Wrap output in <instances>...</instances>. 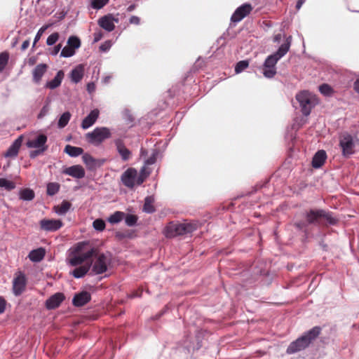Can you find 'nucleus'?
<instances>
[{
	"mask_svg": "<svg viewBox=\"0 0 359 359\" xmlns=\"http://www.w3.org/2000/svg\"><path fill=\"white\" fill-rule=\"evenodd\" d=\"M327 158L326 153L323 150L318 151L313 156L312 160V165L315 168L321 167Z\"/></svg>",
	"mask_w": 359,
	"mask_h": 359,
	"instance_id": "nucleus-21",
	"label": "nucleus"
},
{
	"mask_svg": "<svg viewBox=\"0 0 359 359\" xmlns=\"http://www.w3.org/2000/svg\"><path fill=\"white\" fill-rule=\"evenodd\" d=\"M290 45V42L287 41L286 43H284L280 46L278 51L276 53H274V55L280 59L284 55H285L287 52L289 50Z\"/></svg>",
	"mask_w": 359,
	"mask_h": 359,
	"instance_id": "nucleus-34",
	"label": "nucleus"
},
{
	"mask_svg": "<svg viewBox=\"0 0 359 359\" xmlns=\"http://www.w3.org/2000/svg\"><path fill=\"white\" fill-rule=\"evenodd\" d=\"M86 244L84 243H79L76 248V255L72 257L69 263L72 266H77L82 264L84 261L93 256L95 253L94 249L83 250Z\"/></svg>",
	"mask_w": 359,
	"mask_h": 359,
	"instance_id": "nucleus-5",
	"label": "nucleus"
},
{
	"mask_svg": "<svg viewBox=\"0 0 359 359\" xmlns=\"http://www.w3.org/2000/svg\"><path fill=\"white\" fill-rule=\"evenodd\" d=\"M82 158L84 163L90 169L95 168L97 165V161L88 154H83Z\"/></svg>",
	"mask_w": 359,
	"mask_h": 359,
	"instance_id": "nucleus-30",
	"label": "nucleus"
},
{
	"mask_svg": "<svg viewBox=\"0 0 359 359\" xmlns=\"http://www.w3.org/2000/svg\"><path fill=\"white\" fill-rule=\"evenodd\" d=\"M153 199L150 197H147L145 199V203L144 205V210L147 212H153L154 211V208L152 205Z\"/></svg>",
	"mask_w": 359,
	"mask_h": 359,
	"instance_id": "nucleus-41",
	"label": "nucleus"
},
{
	"mask_svg": "<svg viewBox=\"0 0 359 359\" xmlns=\"http://www.w3.org/2000/svg\"><path fill=\"white\" fill-rule=\"evenodd\" d=\"M249 62L247 60H242L238 62L235 67V72L236 74H239L244 69L248 68Z\"/></svg>",
	"mask_w": 359,
	"mask_h": 359,
	"instance_id": "nucleus-40",
	"label": "nucleus"
},
{
	"mask_svg": "<svg viewBox=\"0 0 359 359\" xmlns=\"http://www.w3.org/2000/svg\"><path fill=\"white\" fill-rule=\"evenodd\" d=\"M60 184L56 182H50L47 184V194L49 196L55 195L60 189Z\"/></svg>",
	"mask_w": 359,
	"mask_h": 359,
	"instance_id": "nucleus-35",
	"label": "nucleus"
},
{
	"mask_svg": "<svg viewBox=\"0 0 359 359\" xmlns=\"http://www.w3.org/2000/svg\"><path fill=\"white\" fill-rule=\"evenodd\" d=\"M40 228L46 231H55L60 229L62 226V222L60 219H43L39 222Z\"/></svg>",
	"mask_w": 359,
	"mask_h": 359,
	"instance_id": "nucleus-11",
	"label": "nucleus"
},
{
	"mask_svg": "<svg viewBox=\"0 0 359 359\" xmlns=\"http://www.w3.org/2000/svg\"><path fill=\"white\" fill-rule=\"evenodd\" d=\"M109 0H92L91 6L93 8L100 9L108 3Z\"/></svg>",
	"mask_w": 359,
	"mask_h": 359,
	"instance_id": "nucleus-42",
	"label": "nucleus"
},
{
	"mask_svg": "<svg viewBox=\"0 0 359 359\" xmlns=\"http://www.w3.org/2000/svg\"><path fill=\"white\" fill-rule=\"evenodd\" d=\"M140 18L137 16H132L130 18V23L131 24L138 25L140 23Z\"/></svg>",
	"mask_w": 359,
	"mask_h": 359,
	"instance_id": "nucleus-53",
	"label": "nucleus"
},
{
	"mask_svg": "<svg viewBox=\"0 0 359 359\" xmlns=\"http://www.w3.org/2000/svg\"><path fill=\"white\" fill-rule=\"evenodd\" d=\"M46 149V147H43L41 149H39V150H37V151H33L30 153V157L31 158H34L36 157L38 154L42 153L43 151H44Z\"/></svg>",
	"mask_w": 359,
	"mask_h": 359,
	"instance_id": "nucleus-49",
	"label": "nucleus"
},
{
	"mask_svg": "<svg viewBox=\"0 0 359 359\" xmlns=\"http://www.w3.org/2000/svg\"><path fill=\"white\" fill-rule=\"evenodd\" d=\"M89 269L90 266L88 265L79 266L73 271L72 275L77 278H81L87 273Z\"/></svg>",
	"mask_w": 359,
	"mask_h": 359,
	"instance_id": "nucleus-31",
	"label": "nucleus"
},
{
	"mask_svg": "<svg viewBox=\"0 0 359 359\" xmlns=\"http://www.w3.org/2000/svg\"><path fill=\"white\" fill-rule=\"evenodd\" d=\"M118 19L115 18L111 14H109L100 18L98 20V25L107 32H111L115 28V22H118Z\"/></svg>",
	"mask_w": 359,
	"mask_h": 359,
	"instance_id": "nucleus-14",
	"label": "nucleus"
},
{
	"mask_svg": "<svg viewBox=\"0 0 359 359\" xmlns=\"http://www.w3.org/2000/svg\"><path fill=\"white\" fill-rule=\"evenodd\" d=\"M48 27V25H44L38 31L34 41L33 43V46H35L36 43L40 39L41 36H42L43 33L46 31V29Z\"/></svg>",
	"mask_w": 359,
	"mask_h": 359,
	"instance_id": "nucleus-47",
	"label": "nucleus"
},
{
	"mask_svg": "<svg viewBox=\"0 0 359 359\" xmlns=\"http://www.w3.org/2000/svg\"><path fill=\"white\" fill-rule=\"evenodd\" d=\"M339 145L344 156H349L354 153L355 144L352 136L349 134L344 133L340 136Z\"/></svg>",
	"mask_w": 359,
	"mask_h": 359,
	"instance_id": "nucleus-7",
	"label": "nucleus"
},
{
	"mask_svg": "<svg viewBox=\"0 0 359 359\" xmlns=\"http://www.w3.org/2000/svg\"><path fill=\"white\" fill-rule=\"evenodd\" d=\"M5 307L6 301L4 300V299L0 297V313H2L4 311Z\"/></svg>",
	"mask_w": 359,
	"mask_h": 359,
	"instance_id": "nucleus-51",
	"label": "nucleus"
},
{
	"mask_svg": "<svg viewBox=\"0 0 359 359\" xmlns=\"http://www.w3.org/2000/svg\"><path fill=\"white\" fill-rule=\"evenodd\" d=\"M125 214L122 212H116L114 214L110 216L109 222L112 224L118 223L121 222L124 217Z\"/></svg>",
	"mask_w": 359,
	"mask_h": 359,
	"instance_id": "nucleus-37",
	"label": "nucleus"
},
{
	"mask_svg": "<svg viewBox=\"0 0 359 359\" xmlns=\"http://www.w3.org/2000/svg\"><path fill=\"white\" fill-rule=\"evenodd\" d=\"M47 69V65L44 64L38 65L34 72L33 76L34 79L36 82H39L41 79L42 76L44 74Z\"/></svg>",
	"mask_w": 359,
	"mask_h": 359,
	"instance_id": "nucleus-24",
	"label": "nucleus"
},
{
	"mask_svg": "<svg viewBox=\"0 0 359 359\" xmlns=\"http://www.w3.org/2000/svg\"><path fill=\"white\" fill-rule=\"evenodd\" d=\"M64 173L73 177L81 179L85 176V170L81 165H76L66 168Z\"/></svg>",
	"mask_w": 359,
	"mask_h": 359,
	"instance_id": "nucleus-16",
	"label": "nucleus"
},
{
	"mask_svg": "<svg viewBox=\"0 0 359 359\" xmlns=\"http://www.w3.org/2000/svg\"><path fill=\"white\" fill-rule=\"evenodd\" d=\"M83 76V67L81 65L77 66L72 71L71 79L75 82L78 83L81 80Z\"/></svg>",
	"mask_w": 359,
	"mask_h": 359,
	"instance_id": "nucleus-25",
	"label": "nucleus"
},
{
	"mask_svg": "<svg viewBox=\"0 0 359 359\" xmlns=\"http://www.w3.org/2000/svg\"><path fill=\"white\" fill-rule=\"evenodd\" d=\"M61 47H62V45L60 43H59L57 46H55L53 48V50L51 52V54L53 55H56L59 53L60 50L61 49Z\"/></svg>",
	"mask_w": 359,
	"mask_h": 359,
	"instance_id": "nucleus-52",
	"label": "nucleus"
},
{
	"mask_svg": "<svg viewBox=\"0 0 359 359\" xmlns=\"http://www.w3.org/2000/svg\"><path fill=\"white\" fill-rule=\"evenodd\" d=\"M20 198L23 201H31L34 198V192L30 189H23L20 191Z\"/></svg>",
	"mask_w": 359,
	"mask_h": 359,
	"instance_id": "nucleus-27",
	"label": "nucleus"
},
{
	"mask_svg": "<svg viewBox=\"0 0 359 359\" xmlns=\"http://www.w3.org/2000/svg\"><path fill=\"white\" fill-rule=\"evenodd\" d=\"M281 39V34H277L274 37V41H279Z\"/></svg>",
	"mask_w": 359,
	"mask_h": 359,
	"instance_id": "nucleus-59",
	"label": "nucleus"
},
{
	"mask_svg": "<svg viewBox=\"0 0 359 359\" xmlns=\"http://www.w3.org/2000/svg\"><path fill=\"white\" fill-rule=\"evenodd\" d=\"M58 39H59V34L57 32H55V33L50 34L48 37L46 43L48 46H52L56 43V41L58 40Z\"/></svg>",
	"mask_w": 359,
	"mask_h": 359,
	"instance_id": "nucleus-46",
	"label": "nucleus"
},
{
	"mask_svg": "<svg viewBox=\"0 0 359 359\" xmlns=\"http://www.w3.org/2000/svg\"><path fill=\"white\" fill-rule=\"evenodd\" d=\"M100 111L98 109H93L90 113L83 120L81 127L83 129H87L93 126L99 116Z\"/></svg>",
	"mask_w": 359,
	"mask_h": 359,
	"instance_id": "nucleus-17",
	"label": "nucleus"
},
{
	"mask_svg": "<svg viewBox=\"0 0 359 359\" xmlns=\"http://www.w3.org/2000/svg\"><path fill=\"white\" fill-rule=\"evenodd\" d=\"M8 59L9 54L7 52L0 53V72H2L6 66Z\"/></svg>",
	"mask_w": 359,
	"mask_h": 359,
	"instance_id": "nucleus-38",
	"label": "nucleus"
},
{
	"mask_svg": "<svg viewBox=\"0 0 359 359\" xmlns=\"http://www.w3.org/2000/svg\"><path fill=\"white\" fill-rule=\"evenodd\" d=\"M134 8H135V5H130V6L128 8V11L130 12V11H133V10H134Z\"/></svg>",
	"mask_w": 359,
	"mask_h": 359,
	"instance_id": "nucleus-60",
	"label": "nucleus"
},
{
	"mask_svg": "<svg viewBox=\"0 0 359 359\" xmlns=\"http://www.w3.org/2000/svg\"><path fill=\"white\" fill-rule=\"evenodd\" d=\"M64 299L62 293H56L46 300V306L48 309H54L60 306Z\"/></svg>",
	"mask_w": 359,
	"mask_h": 359,
	"instance_id": "nucleus-15",
	"label": "nucleus"
},
{
	"mask_svg": "<svg viewBox=\"0 0 359 359\" xmlns=\"http://www.w3.org/2000/svg\"><path fill=\"white\" fill-rule=\"evenodd\" d=\"M296 99L299 102L302 113L305 116L310 114L311 109L318 104L316 96L307 90H302L296 95Z\"/></svg>",
	"mask_w": 359,
	"mask_h": 359,
	"instance_id": "nucleus-4",
	"label": "nucleus"
},
{
	"mask_svg": "<svg viewBox=\"0 0 359 359\" xmlns=\"http://www.w3.org/2000/svg\"><path fill=\"white\" fill-rule=\"evenodd\" d=\"M156 162V156L154 155H153L152 156H151L150 158H149L146 162H145V167L147 168V165H152L154 164V163Z\"/></svg>",
	"mask_w": 359,
	"mask_h": 359,
	"instance_id": "nucleus-50",
	"label": "nucleus"
},
{
	"mask_svg": "<svg viewBox=\"0 0 359 359\" xmlns=\"http://www.w3.org/2000/svg\"><path fill=\"white\" fill-rule=\"evenodd\" d=\"M67 45L74 50L79 48L81 46L80 39L74 36H70L67 41Z\"/></svg>",
	"mask_w": 359,
	"mask_h": 359,
	"instance_id": "nucleus-36",
	"label": "nucleus"
},
{
	"mask_svg": "<svg viewBox=\"0 0 359 359\" xmlns=\"http://www.w3.org/2000/svg\"><path fill=\"white\" fill-rule=\"evenodd\" d=\"M116 237L121 238L122 236H121V235H120L119 233H116Z\"/></svg>",
	"mask_w": 359,
	"mask_h": 359,
	"instance_id": "nucleus-62",
	"label": "nucleus"
},
{
	"mask_svg": "<svg viewBox=\"0 0 359 359\" xmlns=\"http://www.w3.org/2000/svg\"><path fill=\"white\" fill-rule=\"evenodd\" d=\"M109 261L104 254H96L93 260L92 271L95 274L105 272Z\"/></svg>",
	"mask_w": 359,
	"mask_h": 359,
	"instance_id": "nucleus-8",
	"label": "nucleus"
},
{
	"mask_svg": "<svg viewBox=\"0 0 359 359\" xmlns=\"http://www.w3.org/2000/svg\"><path fill=\"white\" fill-rule=\"evenodd\" d=\"M278 60L279 58L277 57L274 54L269 56L266 58L264 64V69L263 72L266 77L272 78L276 75V71L275 65Z\"/></svg>",
	"mask_w": 359,
	"mask_h": 359,
	"instance_id": "nucleus-10",
	"label": "nucleus"
},
{
	"mask_svg": "<svg viewBox=\"0 0 359 359\" xmlns=\"http://www.w3.org/2000/svg\"><path fill=\"white\" fill-rule=\"evenodd\" d=\"M65 152L70 156L74 157L83 154V149L81 147H73L68 144L65 148Z\"/></svg>",
	"mask_w": 359,
	"mask_h": 359,
	"instance_id": "nucleus-26",
	"label": "nucleus"
},
{
	"mask_svg": "<svg viewBox=\"0 0 359 359\" xmlns=\"http://www.w3.org/2000/svg\"><path fill=\"white\" fill-rule=\"evenodd\" d=\"M198 227L197 222L174 223L170 222L164 230V234L168 238H173L187 233H190Z\"/></svg>",
	"mask_w": 359,
	"mask_h": 359,
	"instance_id": "nucleus-2",
	"label": "nucleus"
},
{
	"mask_svg": "<svg viewBox=\"0 0 359 359\" xmlns=\"http://www.w3.org/2000/svg\"><path fill=\"white\" fill-rule=\"evenodd\" d=\"M75 50L69 47L68 45L64 47L60 53V56L64 57H69L74 55Z\"/></svg>",
	"mask_w": 359,
	"mask_h": 359,
	"instance_id": "nucleus-39",
	"label": "nucleus"
},
{
	"mask_svg": "<svg viewBox=\"0 0 359 359\" xmlns=\"http://www.w3.org/2000/svg\"><path fill=\"white\" fill-rule=\"evenodd\" d=\"M90 300V294L88 292H81L76 294L73 299V304L76 306H82Z\"/></svg>",
	"mask_w": 359,
	"mask_h": 359,
	"instance_id": "nucleus-18",
	"label": "nucleus"
},
{
	"mask_svg": "<svg viewBox=\"0 0 359 359\" xmlns=\"http://www.w3.org/2000/svg\"><path fill=\"white\" fill-rule=\"evenodd\" d=\"M70 118L71 114L69 111L63 113L59 118L57 123L58 127L62 128L66 126L69 121Z\"/></svg>",
	"mask_w": 359,
	"mask_h": 359,
	"instance_id": "nucleus-32",
	"label": "nucleus"
},
{
	"mask_svg": "<svg viewBox=\"0 0 359 359\" xmlns=\"http://www.w3.org/2000/svg\"><path fill=\"white\" fill-rule=\"evenodd\" d=\"M93 224V227L97 231H103L105 228V223L102 219H95Z\"/></svg>",
	"mask_w": 359,
	"mask_h": 359,
	"instance_id": "nucleus-45",
	"label": "nucleus"
},
{
	"mask_svg": "<svg viewBox=\"0 0 359 359\" xmlns=\"http://www.w3.org/2000/svg\"><path fill=\"white\" fill-rule=\"evenodd\" d=\"M71 203L67 201H64L60 205L54 207L55 212L58 215L65 214L70 208Z\"/></svg>",
	"mask_w": 359,
	"mask_h": 359,
	"instance_id": "nucleus-28",
	"label": "nucleus"
},
{
	"mask_svg": "<svg viewBox=\"0 0 359 359\" xmlns=\"http://www.w3.org/2000/svg\"><path fill=\"white\" fill-rule=\"evenodd\" d=\"M48 111V109L46 107H43L40 112V114H39V118H41L43 116L46 115V114L47 113Z\"/></svg>",
	"mask_w": 359,
	"mask_h": 359,
	"instance_id": "nucleus-56",
	"label": "nucleus"
},
{
	"mask_svg": "<svg viewBox=\"0 0 359 359\" xmlns=\"http://www.w3.org/2000/svg\"><path fill=\"white\" fill-rule=\"evenodd\" d=\"M320 328L319 327H313L304 336H302L292 343L287 348V352L288 353H293L304 349L313 339H315L320 334Z\"/></svg>",
	"mask_w": 359,
	"mask_h": 359,
	"instance_id": "nucleus-3",
	"label": "nucleus"
},
{
	"mask_svg": "<svg viewBox=\"0 0 359 359\" xmlns=\"http://www.w3.org/2000/svg\"><path fill=\"white\" fill-rule=\"evenodd\" d=\"M94 36H95L94 41L97 42L98 41H100L102 39V34L101 32H97L94 34Z\"/></svg>",
	"mask_w": 359,
	"mask_h": 359,
	"instance_id": "nucleus-54",
	"label": "nucleus"
},
{
	"mask_svg": "<svg viewBox=\"0 0 359 359\" xmlns=\"http://www.w3.org/2000/svg\"><path fill=\"white\" fill-rule=\"evenodd\" d=\"M320 92L325 95H330L332 93V88L327 84H323L319 86Z\"/></svg>",
	"mask_w": 359,
	"mask_h": 359,
	"instance_id": "nucleus-44",
	"label": "nucleus"
},
{
	"mask_svg": "<svg viewBox=\"0 0 359 359\" xmlns=\"http://www.w3.org/2000/svg\"><path fill=\"white\" fill-rule=\"evenodd\" d=\"M322 219H325L331 224L335 223V219L323 210H311L306 215V219L309 223L318 222Z\"/></svg>",
	"mask_w": 359,
	"mask_h": 359,
	"instance_id": "nucleus-9",
	"label": "nucleus"
},
{
	"mask_svg": "<svg viewBox=\"0 0 359 359\" xmlns=\"http://www.w3.org/2000/svg\"><path fill=\"white\" fill-rule=\"evenodd\" d=\"M45 250L42 248L33 250L29 254V258L32 262H40L45 256Z\"/></svg>",
	"mask_w": 359,
	"mask_h": 359,
	"instance_id": "nucleus-22",
	"label": "nucleus"
},
{
	"mask_svg": "<svg viewBox=\"0 0 359 359\" xmlns=\"http://www.w3.org/2000/svg\"><path fill=\"white\" fill-rule=\"evenodd\" d=\"M252 7L250 4H245L238 7L231 16V21L238 22L247 16L252 11Z\"/></svg>",
	"mask_w": 359,
	"mask_h": 359,
	"instance_id": "nucleus-13",
	"label": "nucleus"
},
{
	"mask_svg": "<svg viewBox=\"0 0 359 359\" xmlns=\"http://www.w3.org/2000/svg\"><path fill=\"white\" fill-rule=\"evenodd\" d=\"M111 133L109 128L105 127L96 128L93 132L86 135L87 141L92 144L99 145L105 140L109 138Z\"/></svg>",
	"mask_w": 359,
	"mask_h": 359,
	"instance_id": "nucleus-6",
	"label": "nucleus"
},
{
	"mask_svg": "<svg viewBox=\"0 0 359 359\" xmlns=\"http://www.w3.org/2000/svg\"><path fill=\"white\" fill-rule=\"evenodd\" d=\"M46 141L47 137L45 135H40L36 139L29 140L26 144L29 148H36L41 149L43 147H46L45 146Z\"/></svg>",
	"mask_w": 359,
	"mask_h": 359,
	"instance_id": "nucleus-19",
	"label": "nucleus"
},
{
	"mask_svg": "<svg viewBox=\"0 0 359 359\" xmlns=\"http://www.w3.org/2000/svg\"><path fill=\"white\" fill-rule=\"evenodd\" d=\"M93 88H94V85H93V84H90V83H89V84L88 85V90H91V89H93Z\"/></svg>",
	"mask_w": 359,
	"mask_h": 359,
	"instance_id": "nucleus-61",
	"label": "nucleus"
},
{
	"mask_svg": "<svg viewBox=\"0 0 359 359\" xmlns=\"http://www.w3.org/2000/svg\"><path fill=\"white\" fill-rule=\"evenodd\" d=\"M304 0H299L297 1V5H296L297 9L299 10L302 7V4H304Z\"/></svg>",
	"mask_w": 359,
	"mask_h": 359,
	"instance_id": "nucleus-58",
	"label": "nucleus"
},
{
	"mask_svg": "<svg viewBox=\"0 0 359 359\" xmlns=\"http://www.w3.org/2000/svg\"><path fill=\"white\" fill-rule=\"evenodd\" d=\"M353 88L359 94V78L354 82Z\"/></svg>",
	"mask_w": 359,
	"mask_h": 359,
	"instance_id": "nucleus-55",
	"label": "nucleus"
},
{
	"mask_svg": "<svg viewBox=\"0 0 359 359\" xmlns=\"http://www.w3.org/2000/svg\"><path fill=\"white\" fill-rule=\"evenodd\" d=\"M0 187L4 188L7 191H11L15 188V184L7 179L0 178Z\"/></svg>",
	"mask_w": 359,
	"mask_h": 359,
	"instance_id": "nucleus-33",
	"label": "nucleus"
},
{
	"mask_svg": "<svg viewBox=\"0 0 359 359\" xmlns=\"http://www.w3.org/2000/svg\"><path fill=\"white\" fill-rule=\"evenodd\" d=\"M111 42L110 41H107L100 46V49L102 51H107L111 48Z\"/></svg>",
	"mask_w": 359,
	"mask_h": 359,
	"instance_id": "nucleus-48",
	"label": "nucleus"
},
{
	"mask_svg": "<svg viewBox=\"0 0 359 359\" xmlns=\"http://www.w3.org/2000/svg\"><path fill=\"white\" fill-rule=\"evenodd\" d=\"M22 136H20L13 143V144L9 147L6 153L5 154V156L6 157H14L17 156L18 151L22 145Z\"/></svg>",
	"mask_w": 359,
	"mask_h": 359,
	"instance_id": "nucleus-20",
	"label": "nucleus"
},
{
	"mask_svg": "<svg viewBox=\"0 0 359 359\" xmlns=\"http://www.w3.org/2000/svg\"><path fill=\"white\" fill-rule=\"evenodd\" d=\"M26 285V279L25 275L19 271L15 274L13 280V290L14 294L18 296L24 291Z\"/></svg>",
	"mask_w": 359,
	"mask_h": 359,
	"instance_id": "nucleus-12",
	"label": "nucleus"
},
{
	"mask_svg": "<svg viewBox=\"0 0 359 359\" xmlns=\"http://www.w3.org/2000/svg\"><path fill=\"white\" fill-rule=\"evenodd\" d=\"M64 77V73L62 71H59L55 78L50 81L48 82L46 85V88L50 89H54L58 87Z\"/></svg>",
	"mask_w": 359,
	"mask_h": 359,
	"instance_id": "nucleus-23",
	"label": "nucleus"
},
{
	"mask_svg": "<svg viewBox=\"0 0 359 359\" xmlns=\"http://www.w3.org/2000/svg\"><path fill=\"white\" fill-rule=\"evenodd\" d=\"M29 45V41L28 40L25 41L21 46V49L22 50H25Z\"/></svg>",
	"mask_w": 359,
	"mask_h": 359,
	"instance_id": "nucleus-57",
	"label": "nucleus"
},
{
	"mask_svg": "<svg viewBox=\"0 0 359 359\" xmlns=\"http://www.w3.org/2000/svg\"><path fill=\"white\" fill-rule=\"evenodd\" d=\"M116 147L122 158L124 161L128 160L130 156V151L119 141L116 142Z\"/></svg>",
	"mask_w": 359,
	"mask_h": 359,
	"instance_id": "nucleus-29",
	"label": "nucleus"
},
{
	"mask_svg": "<svg viewBox=\"0 0 359 359\" xmlns=\"http://www.w3.org/2000/svg\"><path fill=\"white\" fill-rule=\"evenodd\" d=\"M137 217L133 215H127L125 217V222L129 226L135 225L137 222Z\"/></svg>",
	"mask_w": 359,
	"mask_h": 359,
	"instance_id": "nucleus-43",
	"label": "nucleus"
},
{
	"mask_svg": "<svg viewBox=\"0 0 359 359\" xmlns=\"http://www.w3.org/2000/svg\"><path fill=\"white\" fill-rule=\"evenodd\" d=\"M149 174L150 170L145 166L142 168L139 173L135 168H130L122 174L121 180L126 187L132 189L135 186L142 184Z\"/></svg>",
	"mask_w": 359,
	"mask_h": 359,
	"instance_id": "nucleus-1",
	"label": "nucleus"
}]
</instances>
